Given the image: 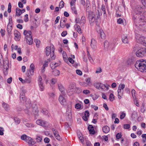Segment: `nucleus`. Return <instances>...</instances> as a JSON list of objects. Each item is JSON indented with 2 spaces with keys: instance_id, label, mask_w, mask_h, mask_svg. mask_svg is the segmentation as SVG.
<instances>
[{
  "instance_id": "1",
  "label": "nucleus",
  "mask_w": 146,
  "mask_h": 146,
  "mask_svg": "<svg viewBox=\"0 0 146 146\" xmlns=\"http://www.w3.org/2000/svg\"><path fill=\"white\" fill-rule=\"evenodd\" d=\"M137 15L133 14L135 26L139 30L146 31V20L145 19L144 17H137Z\"/></svg>"
},
{
  "instance_id": "2",
  "label": "nucleus",
  "mask_w": 146,
  "mask_h": 146,
  "mask_svg": "<svg viewBox=\"0 0 146 146\" xmlns=\"http://www.w3.org/2000/svg\"><path fill=\"white\" fill-rule=\"evenodd\" d=\"M135 66L139 71L142 72H146V61L144 60L137 61Z\"/></svg>"
},
{
  "instance_id": "3",
  "label": "nucleus",
  "mask_w": 146,
  "mask_h": 146,
  "mask_svg": "<svg viewBox=\"0 0 146 146\" xmlns=\"http://www.w3.org/2000/svg\"><path fill=\"white\" fill-rule=\"evenodd\" d=\"M46 54L47 56H48L50 54L51 58L52 59H54L55 56L54 55V47L52 44H51L50 46H47L46 48Z\"/></svg>"
},
{
  "instance_id": "4",
  "label": "nucleus",
  "mask_w": 146,
  "mask_h": 146,
  "mask_svg": "<svg viewBox=\"0 0 146 146\" xmlns=\"http://www.w3.org/2000/svg\"><path fill=\"white\" fill-rule=\"evenodd\" d=\"M9 61L8 60L3 61L2 54L0 53V66L3 65L4 69L8 70L9 68Z\"/></svg>"
},
{
  "instance_id": "5",
  "label": "nucleus",
  "mask_w": 146,
  "mask_h": 146,
  "mask_svg": "<svg viewBox=\"0 0 146 146\" xmlns=\"http://www.w3.org/2000/svg\"><path fill=\"white\" fill-rule=\"evenodd\" d=\"M136 55L137 56L139 57L146 56V48H140L137 51Z\"/></svg>"
},
{
  "instance_id": "6",
  "label": "nucleus",
  "mask_w": 146,
  "mask_h": 146,
  "mask_svg": "<svg viewBox=\"0 0 146 146\" xmlns=\"http://www.w3.org/2000/svg\"><path fill=\"white\" fill-rule=\"evenodd\" d=\"M95 15V13L93 12H89L88 14V17L91 25H93L95 20V18L94 17Z\"/></svg>"
},
{
  "instance_id": "7",
  "label": "nucleus",
  "mask_w": 146,
  "mask_h": 146,
  "mask_svg": "<svg viewBox=\"0 0 146 146\" xmlns=\"http://www.w3.org/2000/svg\"><path fill=\"white\" fill-rule=\"evenodd\" d=\"M94 86L97 88L101 90H103L105 88H106L107 90L108 89V88L107 87L106 85L99 83H95Z\"/></svg>"
},
{
  "instance_id": "8",
  "label": "nucleus",
  "mask_w": 146,
  "mask_h": 146,
  "mask_svg": "<svg viewBox=\"0 0 146 146\" xmlns=\"http://www.w3.org/2000/svg\"><path fill=\"white\" fill-rule=\"evenodd\" d=\"M71 110V107L70 106L67 108L66 112V115L69 119H71L72 118Z\"/></svg>"
},
{
  "instance_id": "9",
  "label": "nucleus",
  "mask_w": 146,
  "mask_h": 146,
  "mask_svg": "<svg viewBox=\"0 0 146 146\" xmlns=\"http://www.w3.org/2000/svg\"><path fill=\"white\" fill-rule=\"evenodd\" d=\"M135 10L136 11V13H143V14H145L146 13V11L144 9L140 6L137 7Z\"/></svg>"
},
{
  "instance_id": "10",
  "label": "nucleus",
  "mask_w": 146,
  "mask_h": 146,
  "mask_svg": "<svg viewBox=\"0 0 146 146\" xmlns=\"http://www.w3.org/2000/svg\"><path fill=\"white\" fill-rule=\"evenodd\" d=\"M129 37L127 35H124L121 37V40L122 42L125 44H128L129 42Z\"/></svg>"
},
{
  "instance_id": "11",
  "label": "nucleus",
  "mask_w": 146,
  "mask_h": 146,
  "mask_svg": "<svg viewBox=\"0 0 146 146\" xmlns=\"http://www.w3.org/2000/svg\"><path fill=\"white\" fill-rule=\"evenodd\" d=\"M136 39L137 42L138 43L143 44V40L144 39H146V38H145V37L139 35L138 36L136 37Z\"/></svg>"
},
{
  "instance_id": "12",
  "label": "nucleus",
  "mask_w": 146,
  "mask_h": 146,
  "mask_svg": "<svg viewBox=\"0 0 146 146\" xmlns=\"http://www.w3.org/2000/svg\"><path fill=\"white\" fill-rule=\"evenodd\" d=\"M15 35V39L16 41H19L21 38V35L20 33L17 30L14 31Z\"/></svg>"
},
{
  "instance_id": "13",
  "label": "nucleus",
  "mask_w": 146,
  "mask_h": 146,
  "mask_svg": "<svg viewBox=\"0 0 146 146\" xmlns=\"http://www.w3.org/2000/svg\"><path fill=\"white\" fill-rule=\"evenodd\" d=\"M35 68V66L32 63L30 66V68L29 70H28V71L27 70V73L29 74V72H30V74L31 75H33L34 72V70Z\"/></svg>"
},
{
  "instance_id": "14",
  "label": "nucleus",
  "mask_w": 146,
  "mask_h": 146,
  "mask_svg": "<svg viewBox=\"0 0 146 146\" xmlns=\"http://www.w3.org/2000/svg\"><path fill=\"white\" fill-rule=\"evenodd\" d=\"M36 123L38 125H40L42 126H45L47 122L41 119H38L36 121Z\"/></svg>"
},
{
  "instance_id": "15",
  "label": "nucleus",
  "mask_w": 146,
  "mask_h": 146,
  "mask_svg": "<svg viewBox=\"0 0 146 146\" xmlns=\"http://www.w3.org/2000/svg\"><path fill=\"white\" fill-rule=\"evenodd\" d=\"M58 87L59 90L63 95L65 96V88L61 84H59L58 85Z\"/></svg>"
},
{
  "instance_id": "16",
  "label": "nucleus",
  "mask_w": 146,
  "mask_h": 146,
  "mask_svg": "<svg viewBox=\"0 0 146 146\" xmlns=\"http://www.w3.org/2000/svg\"><path fill=\"white\" fill-rule=\"evenodd\" d=\"M90 46L94 50H95L96 47V41L94 38H92L90 42Z\"/></svg>"
},
{
  "instance_id": "17",
  "label": "nucleus",
  "mask_w": 146,
  "mask_h": 146,
  "mask_svg": "<svg viewBox=\"0 0 146 146\" xmlns=\"http://www.w3.org/2000/svg\"><path fill=\"white\" fill-rule=\"evenodd\" d=\"M27 42L29 45H31L33 42V38L32 36H30V37L27 36L25 38Z\"/></svg>"
},
{
  "instance_id": "18",
  "label": "nucleus",
  "mask_w": 146,
  "mask_h": 146,
  "mask_svg": "<svg viewBox=\"0 0 146 146\" xmlns=\"http://www.w3.org/2000/svg\"><path fill=\"white\" fill-rule=\"evenodd\" d=\"M88 129L89 130L90 134H94L95 133L94 127L92 125H90L88 127Z\"/></svg>"
},
{
  "instance_id": "19",
  "label": "nucleus",
  "mask_w": 146,
  "mask_h": 146,
  "mask_svg": "<svg viewBox=\"0 0 146 146\" xmlns=\"http://www.w3.org/2000/svg\"><path fill=\"white\" fill-rule=\"evenodd\" d=\"M58 100L62 105H64L66 102V99L62 95H60L59 96Z\"/></svg>"
},
{
  "instance_id": "20",
  "label": "nucleus",
  "mask_w": 146,
  "mask_h": 146,
  "mask_svg": "<svg viewBox=\"0 0 146 146\" xmlns=\"http://www.w3.org/2000/svg\"><path fill=\"white\" fill-rule=\"evenodd\" d=\"M23 34L25 36V38L27 36L30 37V36H32V32L30 31L25 30L23 32Z\"/></svg>"
},
{
  "instance_id": "21",
  "label": "nucleus",
  "mask_w": 146,
  "mask_h": 146,
  "mask_svg": "<svg viewBox=\"0 0 146 146\" xmlns=\"http://www.w3.org/2000/svg\"><path fill=\"white\" fill-rule=\"evenodd\" d=\"M86 22L85 17L84 16H82L80 22V24L81 26H83Z\"/></svg>"
},
{
  "instance_id": "22",
  "label": "nucleus",
  "mask_w": 146,
  "mask_h": 146,
  "mask_svg": "<svg viewBox=\"0 0 146 146\" xmlns=\"http://www.w3.org/2000/svg\"><path fill=\"white\" fill-rule=\"evenodd\" d=\"M117 92L118 98L119 99H121L123 95V90L118 88Z\"/></svg>"
},
{
  "instance_id": "23",
  "label": "nucleus",
  "mask_w": 146,
  "mask_h": 146,
  "mask_svg": "<svg viewBox=\"0 0 146 146\" xmlns=\"http://www.w3.org/2000/svg\"><path fill=\"white\" fill-rule=\"evenodd\" d=\"M102 130L105 133H107L110 131V128L108 126L106 125L103 127Z\"/></svg>"
},
{
  "instance_id": "24",
  "label": "nucleus",
  "mask_w": 146,
  "mask_h": 146,
  "mask_svg": "<svg viewBox=\"0 0 146 146\" xmlns=\"http://www.w3.org/2000/svg\"><path fill=\"white\" fill-rule=\"evenodd\" d=\"M27 141L26 142L29 145H33L35 144V142L33 141V139L30 137H27Z\"/></svg>"
},
{
  "instance_id": "25",
  "label": "nucleus",
  "mask_w": 146,
  "mask_h": 146,
  "mask_svg": "<svg viewBox=\"0 0 146 146\" xmlns=\"http://www.w3.org/2000/svg\"><path fill=\"white\" fill-rule=\"evenodd\" d=\"M59 64L58 63L53 62L50 64V67L52 69H54Z\"/></svg>"
},
{
  "instance_id": "26",
  "label": "nucleus",
  "mask_w": 146,
  "mask_h": 146,
  "mask_svg": "<svg viewBox=\"0 0 146 146\" xmlns=\"http://www.w3.org/2000/svg\"><path fill=\"white\" fill-rule=\"evenodd\" d=\"M74 28L79 33H81L82 32L81 31V29L80 28V27L79 25L76 24L74 25Z\"/></svg>"
},
{
  "instance_id": "27",
  "label": "nucleus",
  "mask_w": 146,
  "mask_h": 146,
  "mask_svg": "<svg viewBox=\"0 0 146 146\" xmlns=\"http://www.w3.org/2000/svg\"><path fill=\"white\" fill-rule=\"evenodd\" d=\"M2 106L4 109L7 111H8L9 110V105L5 102L3 103Z\"/></svg>"
},
{
  "instance_id": "28",
  "label": "nucleus",
  "mask_w": 146,
  "mask_h": 146,
  "mask_svg": "<svg viewBox=\"0 0 146 146\" xmlns=\"http://www.w3.org/2000/svg\"><path fill=\"white\" fill-rule=\"evenodd\" d=\"M133 60L131 58H127L126 61V64L127 65H130L133 63Z\"/></svg>"
},
{
  "instance_id": "29",
  "label": "nucleus",
  "mask_w": 146,
  "mask_h": 146,
  "mask_svg": "<svg viewBox=\"0 0 146 146\" xmlns=\"http://www.w3.org/2000/svg\"><path fill=\"white\" fill-rule=\"evenodd\" d=\"M20 100L21 101H25L26 100V98L25 96V94L23 92L20 94Z\"/></svg>"
},
{
  "instance_id": "30",
  "label": "nucleus",
  "mask_w": 146,
  "mask_h": 146,
  "mask_svg": "<svg viewBox=\"0 0 146 146\" xmlns=\"http://www.w3.org/2000/svg\"><path fill=\"white\" fill-rule=\"evenodd\" d=\"M99 31L100 34V36L101 38L103 39H105L106 36L105 34L104 31L102 30H99Z\"/></svg>"
},
{
  "instance_id": "31",
  "label": "nucleus",
  "mask_w": 146,
  "mask_h": 146,
  "mask_svg": "<svg viewBox=\"0 0 146 146\" xmlns=\"http://www.w3.org/2000/svg\"><path fill=\"white\" fill-rule=\"evenodd\" d=\"M16 11L17 15L19 16L22 13V11L19 8H16Z\"/></svg>"
},
{
  "instance_id": "32",
  "label": "nucleus",
  "mask_w": 146,
  "mask_h": 146,
  "mask_svg": "<svg viewBox=\"0 0 146 146\" xmlns=\"http://www.w3.org/2000/svg\"><path fill=\"white\" fill-rule=\"evenodd\" d=\"M52 74L55 76H58L60 74V71L57 70H55L52 71Z\"/></svg>"
},
{
  "instance_id": "33",
  "label": "nucleus",
  "mask_w": 146,
  "mask_h": 146,
  "mask_svg": "<svg viewBox=\"0 0 146 146\" xmlns=\"http://www.w3.org/2000/svg\"><path fill=\"white\" fill-rule=\"evenodd\" d=\"M39 86L41 91L44 90V86L43 85L42 82L38 83Z\"/></svg>"
},
{
  "instance_id": "34",
  "label": "nucleus",
  "mask_w": 146,
  "mask_h": 146,
  "mask_svg": "<svg viewBox=\"0 0 146 146\" xmlns=\"http://www.w3.org/2000/svg\"><path fill=\"white\" fill-rule=\"evenodd\" d=\"M12 24L13 22L12 21V17H9V23L7 25V26H8V27H9V26H11V27H12Z\"/></svg>"
},
{
  "instance_id": "35",
  "label": "nucleus",
  "mask_w": 146,
  "mask_h": 146,
  "mask_svg": "<svg viewBox=\"0 0 146 146\" xmlns=\"http://www.w3.org/2000/svg\"><path fill=\"white\" fill-rule=\"evenodd\" d=\"M29 137L27 136L26 135H23L21 137V139L23 140H25L26 141H27V137Z\"/></svg>"
},
{
  "instance_id": "36",
  "label": "nucleus",
  "mask_w": 146,
  "mask_h": 146,
  "mask_svg": "<svg viewBox=\"0 0 146 146\" xmlns=\"http://www.w3.org/2000/svg\"><path fill=\"white\" fill-rule=\"evenodd\" d=\"M109 46V44L108 41H105L104 43V48H108Z\"/></svg>"
},
{
  "instance_id": "37",
  "label": "nucleus",
  "mask_w": 146,
  "mask_h": 146,
  "mask_svg": "<svg viewBox=\"0 0 146 146\" xmlns=\"http://www.w3.org/2000/svg\"><path fill=\"white\" fill-rule=\"evenodd\" d=\"M71 9L73 12H74V13L76 14L77 13V11L76 10V8L75 7V5H71Z\"/></svg>"
},
{
  "instance_id": "38",
  "label": "nucleus",
  "mask_w": 146,
  "mask_h": 146,
  "mask_svg": "<svg viewBox=\"0 0 146 146\" xmlns=\"http://www.w3.org/2000/svg\"><path fill=\"white\" fill-rule=\"evenodd\" d=\"M78 135L81 141L82 142H83L84 140L83 139V137L82 135V134L80 133L79 134H78Z\"/></svg>"
},
{
  "instance_id": "39",
  "label": "nucleus",
  "mask_w": 146,
  "mask_h": 146,
  "mask_svg": "<svg viewBox=\"0 0 146 146\" xmlns=\"http://www.w3.org/2000/svg\"><path fill=\"white\" fill-rule=\"evenodd\" d=\"M30 75L28 74L27 75V77L25 79V82L28 83H29L31 80V78L29 77Z\"/></svg>"
},
{
  "instance_id": "40",
  "label": "nucleus",
  "mask_w": 146,
  "mask_h": 146,
  "mask_svg": "<svg viewBox=\"0 0 146 146\" xmlns=\"http://www.w3.org/2000/svg\"><path fill=\"white\" fill-rule=\"evenodd\" d=\"M62 56L64 60H67V55L66 52L64 51H63L62 52Z\"/></svg>"
},
{
  "instance_id": "41",
  "label": "nucleus",
  "mask_w": 146,
  "mask_h": 146,
  "mask_svg": "<svg viewBox=\"0 0 146 146\" xmlns=\"http://www.w3.org/2000/svg\"><path fill=\"white\" fill-rule=\"evenodd\" d=\"M34 41L36 43V46L37 47H38L40 43V40L37 39H36L34 40Z\"/></svg>"
},
{
  "instance_id": "42",
  "label": "nucleus",
  "mask_w": 146,
  "mask_h": 146,
  "mask_svg": "<svg viewBox=\"0 0 146 146\" xmlns=\"http://www.w3.org/2000/svg\"><path fill=\"white\" fill-rule=\"evenodd\" d=\"M26 106L28 109L30 108L31 106V101H29L27 102L26 104Z\"/></svg>"
},
{
  "instance_id": "43",
  "label": "nucleus",
  "mask_w": 146,
  "mask_h": 146,
  "mask_svg": "<svg viewBox=\"0 0 146 146\" xmlns=\"http://www.w3.org/2000/svg\"><path fill=\"white\" fill-rule=\"evenodd\" d=\"M41 112L44 115H48V110H47L46 109H43L41 111Z\"/></svg>"
},
{
  "instance_id": "44",
  "label": "nucleus",
  "mask_w": 146,
  "mask_h": 146,
  "mask_svg": "<svg viewBox=\"0 0 146 146\" xmlns=\"http://www.w3.org/2000/svg\"><path fill=\"white\" fill-rule=\"evenodd\" d=\"M141 111L142 113H144L145 111V105L144 104H142L141 108Z\"/></svg>"
},
{
  "instance_id": "45",
  "label": "nucleus",
  "mask_w": 146,
  "mask_h": 146,
  "mask_svg": "<svg viewBox=\"0 0 146 146\" xmlns=\"http://www.w3.org/2000/svg\"><path fill=\"white\" fill-rule=\"evenodd\" d=\"M34 114L36 115H38V110L37 108L33 109V111Z\"/></svg>"
},
{
  "instance_id": "46",
  "label": "nucleus",
  "mask_w": 146,
  "mask_h": 146,
  "mask_svg": "<svg viewBox=\"0 0 146 146\" xmlns=\"http://www.w3.org/2000/svg\"><path fill=\"white\" fill-rule=\"evenodd\" d=\"M125 21V20H123V19H121L119 18V19L117 20V23L119 24H123V21Z\"/></svg>"
},
{
  "instance_id": "47",
  "label": "nucleus",
  "mask_w": 146,
  "mask_h": 146,
  "mask_svg": "<svg viewBox=\"0 0 146 146\" xmlns=\"http://www.w3.org/2000/svg\"><path fill=\"white\" fill-rule=\"evenodd\" d=\"M109 98L111 101H112L114 100V96L113 94L111 93L110 95Z\"/></svg>"
},
{
  "instance_id": "48",
  "label": "nucleus",
  "mask_w": 146,
  "mask_h": 146,
  "mask_svg": "<svg viewBox=\"0 0 146 146\" xmlns=\"http://www.w3.org/2000/svg\"><path fill=\"white\" fill-rule=\"evenodd\" d=\"M64 5V3L63 1H61L60 3L59 7L60 9L62 8Z\"/></svg>"
},
{
  "instance_id": "49",
  "label": "nucleus",
  "mask_w": 146,
  "mask_h": 146,
  "mask_svg": "<svg viewBox=\"0 0 146 146\" xmlns=\"http://www.w3.org/2000/svg\"><path fill=\"white\" fill-rule=\"evenodd\" d=\"M14 120L15 122L17 124L19 123L20 122L19 119L17 117L14 118Z\"/></svg>"
},
{
  "instance_id": "50",
  "label": "nucleus",
  "mask_w": 146,
  "mask_h": 146,
  "mask_svg": "<svg viewBox=\"0 0 146 146\" xmlns=\"http://www.w3.org/2000/svg\"><path fill=\"white\" fill-rule=\"evenodd\" d=\"M75 90L76 92L77 93H80L82 91V89L78 87H76Z\"/></svg>"
},
{
  "instance_id": "51",
  "label": "nucleus",
  "mask_w": 146,
  "mask_h": 146,
  "mask_svg": "<svg viewBox=\"0 0 146 146\" xmlns=\"http://www.w3.org/2000/svg\"><path fill=\"white\" fill-rule=\"evenodd\" d=\"M11 3H9L8 5V12L9 13H10L11 12Z\"/></svg>"
},
{
  "instance_id": "52",
  "label": "nucleus",
  "mask_w": 146,
  "mask_h": 146,
  "mask_svg": "<svg viewBox=\"0 0 146 146\" xmlns=\"http://www.w3.org/2000/svg\"><path fill=\"white\" fill-rule=\"evenodd\" d=\"M67 21V19L65 17H62L60 19V23H66Z\"/></svg>"
},
{
  "instance_id": "53",
  "label": "nucleus",
  "mask_w": 146,
  "mask_h": 146,
  "mask_svg": "<svg viewBox=\"0 0 146 146\" xmlns=\"http://www.w3.org/2000/svg\"><path fill=\"white\" fill-rule=\"evenodd\" d=\"M12 27H11V26H9V27H8V26H7V30L8 33L9 35L11 32Z\"/></svg>"
},
{
  "instance_id": "54",
  "label": "nucleus",
  "mask_w": 146,
  "mask_h": 146,
  "mask_svg": "<svg viewBox=\"0 0 146 146\" xmlns=\"http://www.w3.org/2000/svg\"><path fill=\"white\" fill-rule=\"evenodd\" d=\"M75 108L77 109H80L81 108V105L79 103L76 104L75 105Z\"/></svg>"
},
{
  "instance_id": "55",
  "label": "nucleus",
  "mask_w": 146,
  "mask_h": 146,
  "mask_svg": "<svg viewBox=\"0 0 146 146\" xmlns=\"http://www.w3.org/2000/svg\"><path fill=\"white\" fill-rule=\"evenodd\" d=\"M141 2L142 5L146 8V0H141Z\"/></svg>"
},
{
  "instance_id": "56",
  "label": "nucleus",
  "mask_w": 146,
  "mask_h": 146,
  "mask_svg": "<svg viewBox=\"0 0 146 146\" xmlns=\"http://www.w3.org/2000/svg\"><path fill=\"white\" fill-rule=\"evenodd\" d=\"M4 131V129L3 127H0V135H3V131Z\"/></svg>"
},
{
  "instance_id": "57",
  "label": "nucleus",
  "mask_w": 146,
  "mask_h": 146,
  "mask_svg": "<svg viewBox=\"0 0 146 146\" xmlns=\"http://www.w3.org/2000/svg\"><path fill=\"white\" fill-rule=\"evenodd\" d=\"M102 11H103L104 13V14H106L105 7V5H102Z\"/></svg>"
},
{
  "instance_id": "58",
  "label": "nucleus",
  "mask_w": 146,
  "mask_h": 146,
  "mask_svg": "<svg viewBox=\"0 0 146 146\" xmlns=\"http://www.w3.org/2000/svg\"><path fill=\"white\" fill-rule=\"evenodd\" d=\"M125 87V85L124 84H120L118 87L119 88L123 90V89Z\"/></svg>"
},
{
  "instance_id": "59",
  "label": "nucleus",
  "mask_w": 146,
  "mask_h": 146,
  "mask_svg": "<svg viewBox=\"0 0 146 146\" xmlns=\"http://www.w3.org/2000/svg\"><path fill=\"white\" fill-rule=\"evenodd\" d=\"M102 72V70L100 67H99L97 68V70L96 72V73H99Z\"/></svg>"
},
{
  "instance_id": "60",
  "label": "nucleus",
  "mask_w": 146,
  "mask_h": 146,
  "mask_svg": "<svg viewBox=\"0 0 146 146\" xmlns=\"http://www.w3.org/2000/svg\"><path fill=\"white\" fill-rule=\"evenodd\" d=\"M28 15L27 14H26L25 15V18L24 19L25 21L26 22H27L29 21V19L28 17Z\"/></svg>"
},
{
  "instance_id": "61",
  "label": "nucleus",
  "mask_w": 146,
  "mask_h": 146,
  "mask_svg": "<svg viewBox=\"0 0 146 146\" xmlns=\"http://www.w3.org/2000/svg\"><path fill=\"white\" fill-rule=\"evenodd\" d=\"M122 135L120 133H118L116 135V138L117 139H119L121 137Z\"/></svg>"
},
{
  "instance_id": "62",
  "label": "nucleus",
  "mask_w": 146,
  "mask_h": 146,
  "mask_svg": "<svg viewBox=\"0 0 146 146\" xmlns=\"http://www.w3.org/2000/svg\"><path fill=\"white\" fill-rule=\"evenodd\" d=\"M76 73L78 75H81L82 74V72L79 70H76Z\"/></svg>"
},
{
  "instance_id": "63",
  "label": "nucleus",
  "mask_w": 146,
  "mask_h": 146,
  "mask_svg": "<svg viewBox=\"0 0 146 146\" xmlns=\"http://www.w3.org/2000/svg\"><path fill=\"white\" fill-rule=\"evenodd\" d=\"M36 139L37 141L38 142H41L42 140L41 138L40 137L38 136H37Z\"/></svg>"
},
{
  "instance_id": "64",
  "label": "nucleus",
  "mask_w": 146,
  "mask_h": 146,
  "mask_svg": "<svg viewBox=\"0 0 146 146\" xmlns=\"http://www.w3.org/2000/svg\"><path fill=\"white\" fill-rule=\"evenodd\" d=\"M130 127V125L129 124H124V128L126 129H128Z\"/></svg>"
}]
</instances>
